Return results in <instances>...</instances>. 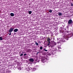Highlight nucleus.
Segmentation results:
<instances>
[{
  "label": "nucleus",
  "instance_id": "1",
  "mask_svg": "<svg viewBox=\"0 0 73 73\" xmlns=\"http://www.w3.org/2000/svg\"><path fill=\"white\" fill-rule=\"evenodd\" d=\"M63 35V37L65 39H66V40H68L69 39V37L66 36L67 35L66 33H64L62 34Z\"/></svg>",
  "mask_w": 73,
  "mask_h": 73
},
{
  "label": "nucleus",
  "instance_id": "2",
  "mask_svg": "<svg viewBox=\"0 0 73 73\" xmlns=\"http://www.w3.org/2000/svg\"><path fill=\"white\" fill-rule=\"evenodd\" d=\"M66 29L65 28H63L62 29V30H60V32L61 33H63L64 32H65L66 31Z\"/></svg>",
  "mask_w": 73,
  "mask_h": 73
},
{
  "label": "nucleus",
  "instance_id": "3",
  "mask_svg": "<svg viewBox=\"0 0 73 73\" xmlns=\"http://www.w3.org/2000/svg\"><path fill=\"white\" fill-rule=\"evenodd\" d=\"M13 29H14V28H12V27H11L9 31V32L12 33V32L13 31Z\"/></svg>",
  "mask_w": 73,
  "mask_h": 73
},
{
  "label": "nucleus",
  "instance_id": "4",
  "mask_svg": "<svg viewBox=\"0 0 73 73\" xmlns=\"http://www.w3.org/2000/svg\"><path fill=\"white\" fill-rule=\"evenodd\" d=\"M55 45V44H54L52 43V44H50V45L49 46V47H51V48H53V47H54Z\"/></svg>",
  "mask_w": 73,
  "mask_h": 73
},
{
  "label": "nucleus",
  "instance_id": "5",
  "mask_svg": "<svg viewBox=\"0 0 73 73\" xmlns=\"http://www.w3.org/2000/svg\"><path fill=\"white\" fill-rule=\"evenodd\" d=\"M72 21L71 19H70L68 21V24H72Z\"/></svg>",
  "mask_w": 73,
  "mask_h": 73
},
{
  "label": "nucleus",
  "instance_id": "6",
  "mask_svg": "<svg viewBox=\"0 0 73 73\" xmlns=\"http://www.w3.org/2000/svg\"><path fill=\"white\" fill-rule=\"evenodd\" d=\"M29 61L31 62H33L34 61V60L33 58H30L29 59Z\"/></svg>",
  "mask_w": 73,
  "mask_h": 73
},
{
  "label": "nucleus",
  "instance_id": "7",
  "mask_svg": "<svg viewBox=\"0 0 73 73\" xmlns=\"http://www.w3.org/2000/svg\"><path fill=\"white\" fill-rule=\"evenodd\" d=\"M42 62H43V63H44L45 62V59H42Z\"/></svg>",
  "mask_w": 73,
  "mask_h": 73
},
{
  "label": "nucleus",
  "instance_id": "8",
  "mask_svg": "<svg viewBox=\"0 0 73 73\" xmlns=\"http://www.w3.org/2000/svg\"><path fill=\"white\" fill-rule=\"evenodd\" d=\"M18 31V30L17 29H15L14 30V32H17Z\"/></svg>",
  "mask_w": 73,
  "mask_h": 73
},
{
  "label": "nucleus",
  "instance_id": "9",
  "mask_svg": "<svg viewBox=\"0 0 73 73\" xmlns=\"http://www.w3.org/2000/svg\"><path fill=\"white\" fill-rule=\"evenodd\" d=\"M11 72L10 71V70H6V73H10Z\"/></svg>",
  "mask_w": 73,
  "mask_h": 73
},
{
  "label": "nucleus",
  "instance_id": "10",
  "mask_svg": "<svg viewBox=\"0 0 73 73\" xmlns=\"http://www.w3.org/2000/svg\"><path fill=\"white\" fill-rule=\"evenodd\" d=\"M10 15L11 16H12V17L14 16V13H10Z\"/></svg>",
  "mask_w": 73,
  "mask_h": 73
},
{
  "label": "nucleus",
  "instance_id": "11",
  "mask_svg": "<svg viewBox=\"0 0 73 73\" xmlns=\"http://www.w3.org/2000/svg\"><path fill=\"white\" fill-rule=\"evenodd\" d=\"M48 43H47V46H49L50 45V42H48Z\"/></svg>",
  "mask_w": 73,
  "mask_h": 73
},
{
  "label": "nucleus",
  "instance_id": "12",
  "mask_svg": "<svg viewBox=\"0 0 73 73\" xmlns=\"http://www.w3.org/2000/svg\"><path fill=\"white\" fill-rule=\"evenodd\" d=\"M47 42H50V39L49 38H48V39H47Z\"/></svg>",
  "mask_w": 73,
  "mask_h": 73
},
{
  "label": "nucleus",
  "instance_id": "13",
  "mask_svg": "<svg viewBox=\"0 0 73 73\" xmlns=\"http://www.w3.org/2000/svg\"><path fill=\"white\" fill-rule=\"evenodd\" d=\"M58 15L59 16H61L62 15V14L60 12H58Z\"/></svg>",
  "mask_w": 73,
  "mask_h": 73
},
{
  "label": "nucleus",
  "instance_id": "14",
  "mask_svg": "<svg viewBox=\"0 0 73 73\" xmlns=\"http://www.w3.org/2000/svg\"><path fill=\"white\" fill-rule=\"evenodd\" d=\"M35 45H36L37 46H38V43L37 42H36V41H35Z\"/></svg>",
  "mask_w": 73,
  "mask_h": 73
},
{
  "label": "nucleus",
  "instance_id": "15",
  "mask_svg": "<svg viewBox=\"0 0 73 73\" xmlns=\"http://www.w3.org/2000/svg\"><path fill=\"white\" fill-rule=\"evenodd\" d=\"M32 13V12L31 11H29V15H31Z\"/></svg>",
  "mask_w": 73,
  "mask_h": 73
},
{
  "label": "nucleus",
  "instance_id": "16",
  "mask_svg": "<svg viewBox=\"0 0 73 73\" xmlns=\"http://www.w3.org/2000/svg\"><path fill=\"white\" fill-rule=\"evenodd\" d=\"M49 10V12L50 13H51L52 11V10H51V9H50Z\"/></svg>",
  "mask_w": 73,
  "mask_h": 73
},
{
  "label": "nucleus",
  "instance_id": "17",
  "mask_svg": "<svg viewBox=\"0 0 73 73\" xmlns=\"http://www.w3.org/2000/svg\"><path fill=\"white\" fill-rule=\"evenodd\" d=\"M42 49V46H40V50H41Z\"/></svg>",
  "mask_w": 73,
  "mask_h": 73
},
{
  "label": "nucleus",
  "instance_id": "18",
  "mask_svg": "<svg viewBox=\"0 0 73 73\" xmlns=\"http://www.w3.org/2000/svg\"><path fill=\"white\" fill-rule=\"evenodd\" d=\"M2 37H0V40H2Z\"/></svg>",
  "mask_w": 73,
  "mask_h": 73
},
{
  "label": "nucleus",
  "instance_id": "19",
  "mask_svg": "<svg viewBox=\"0 0 73 73\" xmlns=\"http://www.w3.org/2000/svg\"><path fill=\"white\" fill-rule=\"evenodd\" d=\"M21 67H19L18 68V69H19V70H21Z\"/></svg>",
  "mask_w": 73,
  "mask_h": 73
},
{
  "label": "nucleus",
  "instance_id": "20",
  "mask_svg": "<svg viewBox=\"0 0 73 73\" xmlns=\"http://www.w3.org/2000/svg\"><path fill=\"white\" fill-rule=\"evenodd\" d=\"M23 54H21L20 55V56H23Z\"/></svg>",
  "mask_w": 73,
  "mask_h": 73
},
{
  "label": "nucleus",
  "instance_id": "21",
  "mask_svg": "<svg viewBox=\"0 0 73 73\" xmlns=\"http://www.w3.org/2000/svg\"><path fill=\"white\" fill-rule=\"evenodd\" d=\"M65 42L66 40H64L62 41V42Z\"/></svg>",
  "mask_w": 73,
  "mask_h": 73
},
{
  "label": "nucleus",
  "instance_id": "22",
  "mask_svg": "<svg viewBox=\"0 0 73 73\" xmlns=\"http://www.w3.org/2000/svg\"><path fill=\"white\" fill-rule=\"evenodd\" d=\"M44 50L45 51V52H47V51H48L47 50H45V49H44Z\"/></svg>",
  "mask_w": 73,
  "mask_h": 73
},
{
  "label": "nucleus",
  "instance_id": "23",
  "mask_svg": "<svg viewBox=\"0 0 73 73\" xmlns=\"http://www.w3.org/2000/svg\"><path fill=\"white\" fill-rule=\"evenodd\" d=\"M71 5L72 6H73V4L72 3L71 4Z\"/></svg>",
  "mask_w": 73,
  "mask_h": 73
},
{
  "label": "nucleus",
  "instance_id": "24",
  "mask_svg": "<svg viewBox=\"0 0 73 73\" xmlns=\"http://www.w3.org/2000/svg\"><path fill=\"white\" fill-rule=\"evenodd\" d=\"M12 32H10V33L9 34V35H11V33Z\"/></svg>",
  "mask_w": 73,
  "mask_h": 73
},
{
  "label": "nucleus",
  "instance_id": "25",
  "mask_svg": "<svg viewBox=\"0 0 73 73\" xmlns=\"http://www.w3.org/2000/svg\"><path fill=\"white\" fill-rule=\"evenodd\" d=\"M27 54H24V56H25L26 55H27Z\"/></svg>",
  "mask_w": 73,
  "mask_h": 73
},
{
  "label": "nucleus",
  "instance_id": "26",
  "mask_svg": "<svg viewBox=\"0 0 73 73\" xmlns=\"http://www.w3.org/2000/svg\"><path fill=\"white\" fill-rule=\"evenodd\" d=\"M33 69L34 70H36L35 68H33Z\"/></svg>",
  "mask_w": 73,
  "mask_h": 73
},
{
  "label": "nucleus",
  "instance_id": "27",
  "mask_svg": "<svg viewBox=\"0 0 73 73\" xmlns=\"http://www.w3.org/2000/svg\"><path fill=\"white\" fill-rule=\"evenodd\" d=\"M25 53V52H22V53H23V54H24V53Z\"/></svg>",
  "mask_w": 73,
  "mask_h": 73
},
{
  "label": "nucleus",
  "instance_id": "28",
  "mask_svg": "<svg viewBox=\"0 0 73 73\" xmlns=\"http://www.w3.org/2000/svg\"><path fill=\"white\" fill-rule=\"evenodd\" d=\"M40 53V51H39L37 53Z\"/></svg>",
  "mask_w": 73,
  "mask_h": 73
},
{
  "label": "nucleus",
  "instance_id": "29",
  "mask_svg": "<svg viewBox=\"0 0 73 73\" xmlns=\"http://www.w3.org/2000/svg\"><path fill=\"white\" fill-rule=\"evenodd\" d=\"M58 49L59 50V49L60 48V47H58Z\"/></svg>",
  "mask_w": 73,
  "mask_h": 73
},
{
  "label": "nucleus",
  "instance_id": "30",
  "mask_svg": "<svg viewBox=\"0 0 73 73\" xmlns=\"http://www.w3.org/2000/svg\"><path fill=\"white\" fill-rule=\"evenodd\" d=\"M54 43L56 44V43L54 42Z\"/></svg>",
  "mask_w": 73,
  "mask_h": 73
},
{
  "label": "nucleus",
  "instance_id": "31",
  "mask_svg": "<svg viewBox=\"0 0 73 73\" xmlns=\"http://www.w3.org/2000/svg\"><path fill=\"white\" fill-rule=\"evenodd\" d=\"M38 54V53H37V54Z\"/></svg>",
  "mask_w": 73,
  "mask_h": 73
}]
</instances>
